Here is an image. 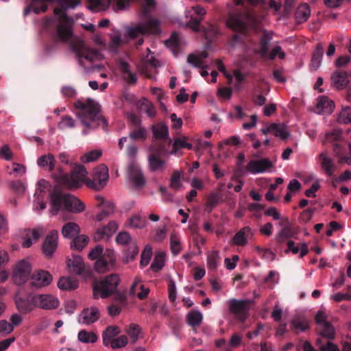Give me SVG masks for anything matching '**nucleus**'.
Segmentation results:
<instances>
[{
  "instance_id": "nucleus-1",
  "label": "nucleus",
  "mask_w": 351,
  "mask_h": 351,
  "mask_svg": "<svg viewBox=\"0 0 351 351\" xmlns=\"http://www.w3.org/2000/svg\"><path fill=\"white\" fill-rule=\"evenodd\" d=\"M143 1L144 2L141 8L142 15L147 21L128 29V34L131 38H136L146 34H157L160 32L159 21L149 18L151 10L155 7V1ZM112 1V0H88L87 8L92 12L104 11L110 7ZM130 0H117V8H125L130 4Z\"/></svg>"
},
{
  "instance_id": "nucleus-2",
  "label": "nucleus",
  "mask_w": 351,
  "mask_h": 351,
  "mask_svg": "<svg viewBox=\"0 0 351 351\" xmlns=\"http://www.w3.org/2000/svg\"><path fill=\"white\" fill-rule=\"evenodd\" d=\"M53 2L58 3L61 6V8H55L53 10L54 14L59 16V24L56 28L57 38L63 42H67L73 36L72 20L66 16L64 10L75 8L80 4V0H30V3L25 8L24 14L27 15L31 10L36 14L45 12L48 9V4Z\"/></svg>"
},
{
  "instance_id": "nucleus-3",
  "label": "nucleus",
  "mask_w": 351,
  "mask_h": 351,
  "mask_svg": "<svg viewBox=\"0 0 351 351\" xmlns=\"http://www.w3.org/2000/svg\"><path fill=\"white\" fill-rule=\"evenodd\" d=\"M76 115L84 126L82 134L86 135L90 131L99 127L106 128L107 120L100 114V108L97 103L90 98H80L73 103Z\"/></svg>"
},
{
  "instance_id": "nucleus-4",
  "label": "nucleus",
  "mask_w": 351,
  "mask_h": 351,
  "mask_svg": "<svg viewBox=\"0 0 351 351\" xmlns=\"http://www.w3.org/2000/svg\"><path fill=\"white\" fill-rule=\"evenodd\" d=\"M49 195L51 203L50 211L53 215L58 213L62 206L66 210L74 213H80L85 209V205L71 194L56 190Z\"/></svg>"
},
{
  "instance_id": "nucleus-5",
  "label": "nucleus",
  "mask_w": 351,
  "mask_h": 351,
  "mask_svg": "<svg viewBox=\"0 0 351 351\" xmlns=\"http://www.w3.org/2000/svg\"><path fill=\"white\" fill-rule=\"evenodd\" d=\"M226 25L236 34L229 41L231 47L243 42V37L246 34L247 24V16L241 12L230 13L226 21Z\"/></svg>"
},
{
  "instance_id": "nucleus-6",
  "label": "nucleus",
  "mask_w": 351,
  "mask_h": 351,
  "mask_svg": "<svg viewBox=\"0 0 351 351\" xmlns=\"http://www.w3.org/2000/svg\"><path fill=\"white\" fill-rule=\"evenodd\" d=\"M120 282L119 276L116 274L106 276L105 278L95 280L93 282L94 298L99 297L106 298L114 294L117 291V287Z\"/></svg>"
},
{
  "instance_id": "nucleus-7",
  "label": "nucleus",
  "mask_w": 351,
  "mask_h": 351,
  "mask_svg": "<svg viewBox=\"0 0 351 351\" xmlns=\"http://www.w3.org/2000/svg\"><path fill=\"white\" fill-rule=\"evenodd\" d=\"M60 172V182L69 189H78L82 186L87 174L85 167L81 165H75L70 175L63 173L61 168Z\"/></svg>"
},
{
  "instance_id": "nucleus-8",
  "label": "nucleus",
  "mask_w": 351,
  "mask_h": 351,
  "mask_svg": "<svg viewBox=\"0 0 351 351\" xmlns=\"http://www.w3.org/2000/svg\"><path fill=\"white\" fill-rule=\"evenodd\" d=\"M71 47L72 50L76 53L79 59V63L82 66L83 65L82 58H84L89 62H93L101 59L102 56L97 49L86 47L84 42L82 40L71 42Z\"/></svg>"
},
{
  "instance_id": "nucleus-9",
  "label": "nucleus",
  "mask_w": 351,
  "mask_h": 351,
  "mask_svg": "<svg viewBox=\"0 0 351 351\" xmlns=\"http://www.w3.org/2000/svg\"><path fill=\"white\" fill-rule=\"evenodd\" d=\"M230 313L239 322L244 323L249 316L250 302L247 300L230 299L228 302Z\"/></svg>"
},
{
  "instance_id": "nucleus-10",
  "label": "nucleus",
  "mask_w": 351,
  "mask_h": 351,
  "mask_svg": "<svg viewBox=\"0 0 351 351\" xmlns=\"http://www.w3.org/2000/svg\"><path fill=\"white\" fill-rule=\"evenodd\" d=\"M32 265L26 260L19 261L15 266L12 273L14 282L17 285L25 284L29 278Z\"/></svg>"
},
{
  "instance_id": "nucleus-11",
  "label": "nucleus",
  "mask_w": 351,
  "mask_h": 351,
  "mask_svg": "<svg viewBox=\"0 0 351 351\" xmlns=\"http://www.w3.org/2000/svg\"><path fill=\"white\" fill-rule=\"evenodd\" d=\"M149 149L152 152L148 157L150 169L153 171L161 169L165 165V161L160 156L166 154L165 146L158 143L157 145L151 146Z\"/></svg>"
},
{
  "instance_id": "nucleus-12",
  "label": "nucleus",
  "mask_w": 351,
  "mask_h": 351,
  "mask_svg": "<svg viewBox=\"0 0 351 351\" xmlns=\"http://www.w3.org/2000/svg\"><path fill=\"white\" fill-rule=\"evenodd\" d=\"M114 262L115 256L114 252L107 249L102 256L96 261L94 267L98 273H105L112 267Z\"/></svg>"
},
{
  "instance_id": "nucleus-13",
  "label": "nucleus",
  "mask_w": 351,
  "mask_h": 351,
  "mask_svg": "<svg viewBox=\"0 0 351 351\" xmlns=\"http://www.w3.org/2000/svg\"><path fill=\"white\" fill-rule=\"evenodd\" d=\"M97 207L100 209V212L96 215L95 220L101 221L110 216L114 211V204L110 201L106 200L104 197H96Z\"/></svg>"
},
{
  "instance_id": "nucleus-14",
  "label": "nucleus",
  "mask_w": 351,
  "mask_h": 351,
  "mask_svg": "<svg viewBox=\"0 0 351 351\" xmlns=\"http://www.w3.org/2000/svg\"><path fill=\"white\" fill-rule=\"evenodd\" d=\"M36 305L43 309H55L59 306V300L55 296L50 294L35 295Z\"/></svg>"
},
{
  "instance_id": "nucleus-15",
  "label": "nucleus",
  "mask_w": 351,
  "mask_h": 351,
  "mask_svg": "<svg viewBox=\"0 0 351 351\" xmlns=\"http://www.w3.org/2000/svg\"><path fill=\"white\" fill-rule=\"evenodd\" d=\"M272 167L273 163L269 158H262L250 160L246 166V169L252 174H256L264 173Z\"/></svg>"
},
{
  "instance_id": "nucleus-16",
  "label": "nucleus",
  "mask_w": 351,
  "mask_h": 351,
  "mask_svg": "<svg viewBox=\"0 0 351 351\" xmlns=\"http://www.w3.org/2000/svg\"><path fill=\"white\" fill-rule=\"evenodd\" d=\"M108 179V169L105 165H100L95 169L93 177V186L99 190L106 184Z\"/></svg>"
},
{
  "instance_id": "nucleus-17",
  "label": "nucleus",
  "mask_w": 351,
  "mask_h": 351,
  "mask_svg": "<svg viewBox=\"0 0 351 351\" xmlns=\"http://www.w3.org/2000/svg\"><path fill=\"white\" fill-rule=\"evenodd\" d=\"M51 281L52 276L47 271L38 270L31 276V284L36 288L48 286Z\"/></svg>"
},
{
  "instance_id": "nucleus-18",
  "label": "nucleus",
  "mask_w": 351,
  "mask_h": 351,
  "mask_svg": "<svg viewBox=\"0 0 351 351\" xmlns=\"http://www.w3.org/2000/svg\"><path fill=\"white\" fill-rule=\"evenodd\" d=\"M100 317V311L96 306L84 308L79 315V322L90 325L96 322Z\"/></svg>"
},
{
  "instance_id": "nucleus-19",
  "label": "nucleus",
  "mask_w": 351,
  "mask_h": 351,
  "mask_svg": "<svg viewBox=\"0 0 351 351\" xmlns=\"http://www.w3.org/2000/svg\"><path fill=\"white\" fill-rule=\"evenodd\" d=\"M58 232L57 230H52L46 237L43 244V251L45 256H51L57 248Z\"/></svg>"
},
{
  "instance_id": "nucleus-20",
  "label": "nucleus",
  "mask_w": 351,
  "mask_h": 351,
  "mask_svg": "<svg viewBox=\"0 0 351 351\" xmlns=\"http://www.w3.org/2000/svg\"><path fill=\"white\" fill-rule=\"evenodd\" d=\"M128 176L131 182L136 188H141L145 184V180L140 168L135 164L128 167Z\"/></svg>"
},
{
  "instance_id": "nucleus-21",
  "label": "nucleus",
  "mask_w": 351,
  "mask_h": 351,
  "mask_svg": "<svg viewBox=\"0 0 351 351\" xmlns=\"http://www.w3.org/2000/svg\"><path fill=\"white\" fill-rule=\"evenodd\" d=\"M34 300H36L35 295H28L25 298L16 299V308L23 314L31 312L37 307Z\"/></svg>"
},
{
  "instance_id": "nucleus-22",
  "label": "nucleus",
  "mask_w": 351,
  "mask_h": 351,
  "mask_svg": "<svg viewBox=\"0 0 351 351\" xmlns=\"http://www.w3.org/2000/svg\"><path fill=\"white\" fill-rule=\"evenodd\" d=\"M117 228V223L115 221H110L107 226L97 230L94 235V240L99 241L102 239H108L114 234Z\"/></svg>"
},
{
  "instance_id": "nucleus-23",
  "label": "nucleus",
  "mask_w": 351,
  "mask_h": 351,
  "mask_svg": "<svg viewBox=\"0 0 351 351\" xmlns=\"http://www.w3.org/2000/svg\"><path fill=\"white\" fill-rule=\"evenodd\" d=\"M332 84L337 89H343L349 84L348 73L341 70L334 71L330 77Z\"/></svg>"
},
{
  "instance_id": "nucleus-24",
  "label": "nucleus",
  "mask_w": 351,
  "mask_h": 351,
  "mask_svg": "<svg viewBox=\"0 0 351 351\" xmlns=\"http://www.w3.org/2000/svg\"><path fill=\"white\" fill-rule=\"evenodd\" d=\"M273 38L271 32L264 30L259 38V50L258 53L262 58L265 59L268 55L269 43Z\"/></svg>"
},
{
  "instance_id": "nucleus-25",
  "label": "nucleus",
  "mask_w": 351,
  "mask_h": 351,
  "mask_svg": "<svg viewBox=\"0 0 351 351\" xmlns=\"http://www.w3.org/2000/svg\"><path fill=\"white\" fill-rule=\"evenodd\" d=\"M152 131L154 137L158 141H169V144L171 143V140L169 138V129L167 125L163 123H158L152 126Z\"/></svg>"
},
{
  "instance_id": "nucleus-26",
  "label": "nucleus",
  "mask_w": 351,
  "mask_h": 351,
  "mask_svg": "<svg viewBox=\"0 0 351 351\" xmlns=\"http://www.w3.org/2000/svg\"><path fill=\"white\" fill-rule=\"evenodd\" d=\"M67 266L69 271L77 275H80L84 270V263L81 256L73 255L67 260Z\"/></svg>"
},
{
  "instance_id": "nucleus-27",
  "label": "nucleus",
  "mask_w": 351,
  "mask_h": 351,
  "mask_svg": "<svg viewBox=\"0 0 351 351\" xmlns=\"http://www.w3.org/2000/svg\"><path fill=\"white\" fill-rule=\"evenodd\" d=\"M130 67V64L127 62L122 60L119 62V68L123 78L128 84H134L136 83L137 77L136 74L132 72Z\"/></svg>"
},
{
  "instance_id": "nucleus-28",
  "label": "nucleus",
  "mask_w": 351,
  "mask_h": 351,
  "mask_svg": "<svg viewBox=\"0 0 351 351\" xmlns=\"http://www.w3.org/2000/svg\"><path fill=\"white\" fill-rule=\"evenodd\" d=\"M319 159L321 160L322 169L324 171L325 173L328 177H333L334 173L337 169L333 160L328 157L325 153H321L319 154Z\"/></svg>"
},
{
  "instance_id": "nucleus-29",
  "label": "nucleus",
  "mask_w": 351,
  "mask_h": 351,
  "mask_svg": "<svg viewBox=\"0 0 351 351\" xmlns=\"http://www.w3.org/2000/svg\"><path fill=\"white\" fill-rule=\"evenodd\" d=\"M324 49L322 44H317L314 50L310 64V69L316 71L321 65L322 59L324 55Z\"/></svg>"
},
{
  "instance_id": "nucleus-30",
  "label": "nucleus",
  "mask_w": 351,
  "mask_h": 351,
  "mask_svg": "<svg viewBox=\"0 0 351 351\" xmlns=\"http://www.w3.org/2000/svg\"><path fill=\"white\" fill-rule=\"evenodd\" d=\"M121 332L120 328L117 326H109L103 332L102 339L104 346H109L111 342L114 339L117 335Z\"/></svg>"
},
{
  "instance_id": "nucleus-31",
  "label": "nucleus",
  "mask_w": 351,
  "mask_h": 351,
  "mask_svg": "<svg viewBox=\"0 0 351 351\" xmlns=\"http://www.w3.org/2000/svg\"><path fill=\"white\" fill-rule=\"evenodd\" d=\"M311 14V9L308 4H300L295 13V17L298 23H302L308 20Z\"/></svg>"
},
{
  "instance_id": "nucleus-32",
  "label": "nucleus",
  "mask_w": 351,
  "mask_h": 351,
  "mask_svg": "<svg viewBox=\"0 0 351 351\" xmlns=\"http://www.w3.org/2000/svg\"><path fill=\"white\" fill-rule=\"evenodd\" d=\"M289 252H291L294 254H297L300 252V256L301 258L304 257L308 252V248L306 243H301L300 247L295 245V242L293 241H287V249L285 250V253L288 254Z\"/></svg>"
},
{
  "instance_id": "nucleus-33",
  "label": "nucleus",
  "mask_w": 351,
  "mask_h": 351,
  "mask_svg": "<svg viewBox=\"0 0 351 351\" xmlns=\"http://www.w3.org/2000/svg\"><path fill=\"white\" fill-rule=\"evenodd\" d=\"M55 158L53 154H48L46 155H43L39 157L37 160V163L38 166L43 168H45L48 169L49 171H51L55 168Z\"/></svg>"
},
{
  "instance_id": "nucleus-34",
  "label": "nucleus",
  "mask_w": 351,
  "mask_h": 351,
  "mask_svg": "<svg viewBox=\"0 0 351 351\" xmlns=\"http://www.w3.org/2000/svg\"><path fill=\"white\" fill-rule=\"evenodd\" d=\"M158 66H160L159 61L156 60L154 57H151L143 63L141 67V72L146 77L152 79L154 78V75L151 73L150 69L151 68L155 69Z\"/></svg>"
},
{
  "instance_id": "nucleus-35",
  "label": "nucleus",
  "mask_w": 351,
  "mask_h": 351,
  "mask_svg": "<svg viewBox=\"0 0 351 351\" xmlns=\"http://www.w3.org/2000/svg\"><path fill=\"white\" fill-rule=\"evenodd\" d=\"M147 223L146 217L141 214H134L130 217L128 221V226L133 228H143Z\"/></svg>"
},
{
  "instance_id": "nucleus-36",
  "label": "nucleus",
  "mask_w": 351,
  "mask_h": 351,
  "mask_svg": "<svg viewBox=\"0 0 351 351\" xmlns=\"http://www.w3.org/2000/svg\"><path fill=\"white\" fill-rule=\"evenodd\" d=\"M80 232L79 226L73 222H69L66 223L62 229V234L66 238H71L77 235Z\"/></svg>"
},
{
  "instance_id": "nucleus-37",
  "label": "nucleus",
  "mask_w": 351,
  "mask_h": 351,
  "mask_svg": "<svg viewBox=\"0 0 351 351\" xmlns=\"http://www.w3.org/2000/svg\"><path fill=\"white\" fill-rule=\"evenodd\" d=\"M58 287L62 290H74L77 288L78 282L69 277H62L59 280Z\"/></svg>"
},
{
  "instance_id": "nucleus-38",
  "label": "nucleus",
  "mask_w": 351,
  "mask_h": 351,
  "mask_svg": "<svg viewBox=\"0 0 351 351\" xmlns=\"http://www.w3.org/2000/svg\"><path fill=\"white\" fill-rule=\"evenodd\" d=\"M291 328L305 331L308 328V322L304 317L295 316L291 322Z\"/></svg>"
},
{
  "instance_id": "nucleus-39",
  "label": "nucleus",
  "mask_w": 351,
  "mask_h": 351,
  "mask_svg": "<svg viewBox=\"0 0 351 351\" xmlns=\"http://www.w3.org/2000/svg\"><path fill=\"white\" fill-rule=\"evenodd\" d=\"M77 337L80 341L86 343H93L98 339V337L95 332L87 331L86 330H81L78 332Z\"/></svg>"
},
{
  "instance_id": "nucleus-40",
  "label": "nucleus",
  "mask_w": 351,
  "mask_h": 351,
  "mask_svg": "<svg viewBox=\"0 0 351 351\" xmlns=\"http://www.w3.org/2000/svg\"><path fill=\"white\" fill-rule=\"evenodd\" d=\"M317 108H321L326 112H332L335 108L334 102L326 96L319 97L317 99Z\"/></svg>"
},
{
  "instance_id": "nucleus-41",
  "label": "nucleus",
  "mask_w": 351,
  "mask_h": 351,
  "mask_svg": "<svg viewBox=\"0 0 351 351\" xmlns=\"http://www.w3.org/2000/svg\"><path fill=\"white\" fill-rule=\"evenodd\" d=\"M315 345L321 351H340L337 346L330 341H325L322 338H317Z\"/></svg>"
},
{
  "instance_id": "nucleus-42",
  "label": "nucleus",
  "mask_w": 351,
  "mask_h": 351,
  "mask_svg": "<svg viewBox=\"0 0 351 351\" xmlns=\"http://www.w3.org/2000/svg\"><path fill=\"white\" fill-rule=\"evenodd\" d=\"M202 318V315L199 311H193L187 314L186 322L189 325L196 327L200 325Z\"/></svg>"
},
{
  "instance_id": "nucleus-43",
  "label": "nucleus",
  "mask_w": 351,
  "mask_h": 351,
  "mask_svg": "<svg viewBox=\"0 0 351 351\" xmlns=\"http://www.w3.org/2000/svg\"><path fill=\"white\" fill-rule=\"evenodd\" d=\"M322 328L319 332L321 337L324 340L330 341L335 338V329L332 324L329 323H325L324 325L322 326Z\"/></svg>"
},
{
  "instance_id": "nucleus-44",
  "label": "nucleus",
  "mask_w": 351,
  "mask_h": 351,
  "mask_svg": "<svg viewBox=\"0 0 351 351\" xmlns=\"http://www.w3.org/2000/svg\"><path fill=\"white\" fill-rule=\"evenodd\" d=\"M170 247L172 254L177 256L181 251V243L176 233L173 232L170 237Z\"/></svg>"
},
{
  "instance_id": "nucleus-45",
  "label": "nucleus",
  "mask_w": 351,
  "mask_h": 351,
  "mask_svg": "<svg viewBox=\"0 0 351 351\" xmlns=\"http://www.w3.org/2000/svg\"><path fill=\"white\" fill-rule=\"evenodd\" d=\"M88 242V237L85 235H79L71 243V246L77 250H82Z\"/></svg>"
},
{
  "instance_id": "nucleus-46",
  "label": "nucleus",
  "mask_w": 351,
  "mask_h": 351,
  "mask_svg": "<svg viewBox=\"0 0 351 351\" xmlns=\"http://www.w3.org/2000/svg\"><path fill=\"white\" fill-rule=\"evenodd\" d=\"M138 254V247L135 243L132 244L125 252L123 261L125 263H128L129 262L134 261Z\"/></svg>"
},
{
  "instance_id": "nucleus-47",
  "label": "nucleus",
  "mask_w": 351,
  "mask_h": 351,
  "mask_svg": "<svg viewBox=\"0 0 351 351\" xmlns=\"http://www.w3.org/2000/svg\"><path fill=\"white\" fill-rule=\"evenodd\" d=\"M220 259L219 253L217 250L212 251L207 257V265L209 269L215 270L217 267Z\"/></svg>"
},
{
  "instance_id": "nucleus-48",
  "label": "nucleus",
  "mask_w": 351,
  "mask_h": 351,
  "mask_svg": "<svg viewBox=\"0 0 351 351\" xmlns=\"http://www.w3.org/2000/svg\"><path fill=\"white\" fill-rule=\"evenodd\" d=\"M129 136L132 140H142L144 141L147 138V131L145 128L138 127L134 130L131 131L129 134Z\"/></svg>"
},
{
  "instance_id": "nucleus-49",
  "label": "nucleus",
  "mask_w": 351,
  "mask_h": 351,
  "mask_svg": "<svg viewBox=\"0 0 351 351\" xmlns=\"http://www.w3.org/2000/svg\"><path fill=\"white\" fill-rule=\"evenodd\" d=\"M152 256V248L149 245H147L141 253L140 265L141 267L147 266Z\"/></svg>"
},
{
  "instance_id": "nucleus-50",
  "label": "nucleus",
  "mask_w": 351,
  "mask_h": 351,
  "mask_svg": "<svg viewBox=\"0 0 351 351\" xmlns=\"http://www.w3.org/2000/svg\"><path fill=\"white\" fill-rule=\"evenodd\" d=\"M49 186V182L45 180H40L38 182L37 188L34 193L35 200L38 198L44 197L43 194L46 193V190Z\"/></svg>"
},
{
  "instance_id": "nucleus-51",
  "label": "nucleus",
  "mask_w": 351,
  "mask_h": 351,
  "mask_svg": "<svg viewBox=\"0 0 351 351\" xmlns=\"http://www.w3.org/2000/svg\"><path fill=\"white\" fill-rule=\"evenodd\" d=\"M101 156V152L99 150H92L81 156L80 160L83 163H87L97 160Z\"/></svg>"
},
{
  "instance_id": "nucleus-52",
  "label": "nucleus",
  "mask_w": 351,
  "mask_h": 351,
  "mask_svg": "<svg viewBox=\"0 0 351 351\" xmlns=\"http://www.w3.org/2000/svg\"><path fill=\"white\" fill-rule=\"evenodd\" d=\"M276 128H274L273 131L276 136L280 137L283 140L289 137L290 134L285 125L276 123Z\"/></svg>"
},
{
  "instance_id": "nucleus-53",
  "label": "nucleus",
  "mask_w": 351,
  "mask_h": 351,
  "mask_svg": "<svg viewBox=\"0 0 351 351\" xmlns=\"http://www.w3.org/2000/svg\"><path fill=\"white\" fill-rule=\"evenodd\" d=\"M220 197L217 193L210 194L206 201V207L208 213H210L219 202Z\"/></svg>"
},
{
  "instance_id": "nucleus-54",
  "label": "nucleus",
  "mask_w": 351,
  "mask_h": 351,
  "mask_svg": "<svg viewBox=\"0 0 351 351\" xmlns=\"http://www.w3.org/2000/svg\"><path fill=\"white\" fill-rule=\"evenodd\" d=\"M187 62L189 64H191L192 66L197 67V68H201V69H207L208 66L204 64V61L200 58V57L193 54L191 53L187 57Z\"/></svg>"
},
{
  "instance_id": "nucleus-55",
  "label": "nucleus",
  "mask_w": 351,
  "mask_h": 351,
  "mask_svg": "<svg viewBox=\"0 0 351 351\" xmlns=\"http://www.w3.org/2000/svg\"><path fill=\"white\" fill-rule=\"evenodd\" d=\"M141 106L142 110H145L149 117H153L155 116L156 110L154 106L147 99L143 98L141 100Z\"/></svg>"
},
{
  "instance_id": "nucleus-56",
  "label": "nucleus",
  "mask_w": 351,
  "mask_h": 351,
  "mask_svg": "<svg viewBox=\"0 0 351 351\" xmlns=\"http://www.w3.org/2000/svg\"><path fill=\"white\" fill-rule=\"evenodd\" d=\"M167 47L172 49L173 52L176 51L179 48V37L176 32L172 33L171 37L165 41Z\"/></svg>"
},
{
  "instance_id": "nucleus-57",
  "label": "nucleus",
  "mask_w": 351,
  "mask_h": 351,
  "mask_svg": "<svg viewBox=\"0 0 351 351\" xmlns=\"http://www.w3.org/2000/svg\"><path fill=\"white\" fill-rule=\"evenodd\" d=\"M338 121L341 123L348 124L351 123V108L345 107L342 109L338 117Z\"/></svg>"
},
{
  "instance_id": "nucleus-58",
  "label": "nucleus",
  "mask_w": 351,
  "mask_h": 351,
  "mask_svg": "<svg viewBox=\"0 0 351 351\" xmlns=\"http://www.w3.org/2000/svg\"><path fill=\"white\" fill-rule=\"evenodd\" d=\"M181 148H185L190 150L193 149V145L191 143H187L185 140V138L184 139L177 138L175 139L173 144V152H176Z\"/></svg>"
},
{
  "instance_id": "nucleus-59",
  "label": "nucleus",
  "mask_w": 351,
  "mask_h": 351,
  "mask_svg": "<svg viewBox=\"0 0 351 351\" xmlns=\"http://www.w3.org/2000/svg\"><path fill=\"white\" fill-rule=\"evenodd\" d=\"M164 256L162 254H158L156 256L154 259L153 263L151 265V269L155 271L158 272L164 266Z\"/></svg>"
},
{
  "instance_id": "nucleus-60",
  "label": "nucleus",
  "mask_w": 351,
  "mask_h": 351,
  "mask_svg": "<svg viewBox=\"0 0 351 351\" xmlns=\"http://www.w3.org/2000/svg\"><path fill=\"white\" fill-rule=\"evenodd\" d=\"M276 56H278L281 60H283L285 58V53L282 51V48L280 46L275 47L272 49L270 53L268 52V55L266 58L273 60Z\"/></svg>"
},
{
  "instance_id": "nucleus-61",
  "label": "nucleus",
  "mask_w": 351,
  "mask_h": 351,
  "mask_svg": "<svg viewBox=\"0 0 351 351\" xmlns=\"http://www.w3.org/2000/svg\"><path fill=\"white\" fill-rule=\"evenodd\" d=\"M127 343L128 337L125 335H121L114 339L110 345L112 348L117 349L124 347Z\"/></svg>"
},
{
  "instance_id": "nucleus-62",
  "label": "nucleus",
  "mask_w": 351,
  "mask_h": 351,
  "mask_svg": "<svg viewBox=\"0 0 351 351\" xmlns=\"http://www.w3.org/2000/svg\"><path fill=\"white\" fill-rule=\"evenodd\" d=\"M181 186L180 173L179 171H175L171 177L170 186L175 190H178Z\"/></svg>"
},
{
  "instance_id": "nucleus-63",
  "label": "nucleus",
  "mask_w": 351,
  "mask_h": 351,
  "mask_svg": "<svg viewBox=\"0 0 351 351\" xmlns=\"http://www.w3.org/2000/svg\"><path fill=\"white\" fill-rule=\"evenodd\" d=\"M75 127V121L71 116H64L59 123V128L64 129L66 128H73Z\"/></svg>"
},
{
  "instance_id": "nucleus-64",
  "label": "nucleus",
  "mask_w": 351,
  "mask_h": 351,
  "mask_svg": "<svg viewBox=\"0 0 351 351\" xmlns=\"http://www.w3.org/2000/svg\"><path fill=\"white\" fill-rule=\"evenodd\" d=\"M103 247L101 245H97L95 247L91 250L88 254V258L91 260H98L104 254Z\"/></svg>"
}]
</instances>
